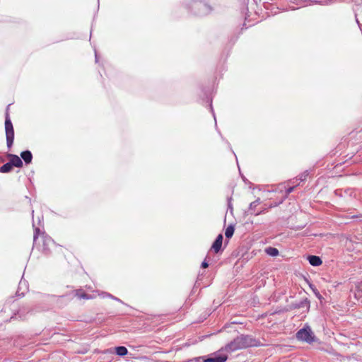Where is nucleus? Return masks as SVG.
Listing matches in <instances>:
<instances>
[{
	"label": "nucleus",
	"mask_w": 362,
	"mask_h": 362,
	"mask_svg": "<svg viewBox=\"0 0 362 362\" xmlns=\"http://www.w3.org/2000/svg\"><path fill=\"white\" fill-rule=\"evenodd\" d=\"M5 131H6V144L8 148H11L13 143L14 139V130L13 127L10 119L9 115L8 112L6 114L5 119Z\"/></svg>",
	"instance_id": "obj_1"
},
{
	"label": "nucleus",
	"mask_w": 362,
	"mask_h": 362,
	"mask_svg": "<svg viewBox=\"0 0 362 362\" xmlns=\"http://www.w3.org/2000/svg\"><path fill=\"white\" fill-rule=\"evenodd\" d=\"M296 338L299 341H305L311 344L315 341V335L309 326H306L296 333Z\"/></svg>",
	"instance_id": "obj_2"
},
{
	"label": "nucleus",
	"mask_w": 362,
	"mask_h": 362,
	"mask_svg": "<svg viewBox=\"0 0 362 362\" xmlns=\"http://www.w3.org/2000/svg\"><path fill=\"white\" fill-rule=\"evenodd\" d=\"M228 358L226 354H215L214 356L204 358V357H198L194 359L196 362H226Z\"/></svg>",
	"instance_id": "obj_3"
},
{
	"label": "nucleus",
	"mask_w": 362,
	"mask_h": 362,
	"mask_svg": "<svg viewBox=\"0 0 362 362\" xmlns=\"http://www.w3.org/2000/svg\"><path fill=\"white\" fill-rule=\"evenodd\" d=\"M192 8L197 10V11H194L197 15H205L211 11V8L208 5L201 1L194 2Z\"/></svg>",
	"instance_id": "obj_4"
},
{
	"label": "nucleus",
	"mask_w": 362,
	"mask_h": 362,
	"mask_svg": "<svg viewBox=\"0 0 362 362\" xmlns=\"http://www.w3.org/2000/svg\"><path fill=\"white\" fill-rule=\"evenodd\" d=\"M243 349L244 348L238 337L235 338L233 341H230L223 348V349L227 352H234L237 350Z\"/></svg>",
	"instance_id": "obj_5"
},
{
	"label": "nucleus",
	"mask_w": 362,
	"mask_h": 362,
	"mask_svg": "<svg viewBox=\"0 0 362 362\" xmlns=\"http://www.w3.org/2000/svg\"><path fill=\"white\" fill-rule=\"evenodd\" d=\"M238 337L244 349L257 345L256 340L252 336L243 334Z\"/></svg>",
	"instance_id": "obj_6"
},
{
	"label": "nucleus",
	"mask_w": 362,
	"mask_h": 362,
	"mask_svg": "<svg viewBox=\"0 0 362 362\" xmlns=\"http://www.w3.org/2000/svg\"><path fill=\"white\" fill-rule=\"evenodd\" d=\"M8 157H9L10 161L9 163L11 164V165L13 167L21 168L23 165V162L21 159L16 155L14 154H8Z\"/></svg>",
	"instance_id": "obj_7"
},
{
	"label": "nucleus",
	"mask_w": 362,
	"mask_h": 362,
	"mask_svg": "<svg viewBox=\"0 0 362 362\" xmlns=\"http://www.w3.org/2000/svg\"><path fill=\"white\" fill-rule=\"evenodd\" d=\"M222 243H223V235L221 234H219L216 239L215 240V241L214 242L212 246H211V249L216 252H218L219 250H221V245H222Z\"/></svg>",
	"instance_id": "obj_8"
},
{
	"label": "nucleus",
	"mask_w": 362,
	"mask_h": 362,
	"mask_svg": "<svg viewBox=\"0 0 362 362\" xmlns=\"http://www.w3.org/2000/svg\"><path fill=\"white\" fill-rule=\"evenodd\" d=\"M21 156L26 164L31 163L33 159V155L30 151H23L21 153Z\"/></svg>",
	"instance_id": "obj_9"
},
{
	"label": "nucleus",
	"mask_w": 362,
	"mask_h": 362,
	"mask_svg": "<svg viewBox=\"0 0 362 362\" xmlns=\"http://www.w3.org/2000/svg\"><path fill=\"white\" fill-rule=\"evenodd\" d=\"M308 261H309V263L313 266H319L322 262L321 259L319 257L315 256V255L309 256Z\"/></svg>",
	"instance_id": "obj_10"
},
{
	"label": "nucleus",
	"mask_w": 362,
	"mask_h": 362,
	"mask_svg": "<svg viewBox=\"0 0 362 362\" xmlns=\"http://www.w3.org/2000/svg\"><path fill=\"white\" fill-rule=\"evenodd\" d=\"M115 351L118 356H125L128 353L127 349L125 346H122L116 347Z\"/></svg>",
	"instance_id": "obj_11"
},
{
	"label": "nucleus",
	"mask_w": 362,
	"mask_h": 362,
	"mask_svg": "<svg viewBox=\"0 0 362 362\" xmlns=\"http://www.w3.org/2000/svg\"><path fill=\"white\" fill-rule=\"evenodd\" d=\"M261 203L260 199L258 198L255 201L252 202L250 204L249 212L252 214V212L256 211V207Z\"/></svg>",
	"instance_id": "obj_12"
},
{
	"label": "nucleus",
	"mask_w": 362,
	"mask_h": 362,
	"mask_svg": "<svg viewBox=\"0 0 362 362\" xmlns=\"http://www.w3.org/2000/svg\"><path fill=\"white\" fill-rule=\"evenodd\" d=\"M234 230H235V228H234V226L233 225L228 226L226 228V231H225L226 237L227 238H230L233 235Z\"/></svg>",
	"instance_id": "obj_13"
},
{
	"label": "nucleus",
	"mask_w": 362,
	"mask_h": 362,
	"mask_svg": "<svg viewBox=\"0 0 362 362\" xmlns=\"http://www.w3.org/2000/svg\"><path fill=\"white\" fill-rule=\"evenodd\" d=\"M12 168L13 166L11 165V164L9 162H8L0 168V172L3 173H8L12 170Z\"/></svg>",
	"instance_id": "obj_14"
},
{
	"label": "nucleus",
	"mask_w": 362,
	"mask_h": 362,
	"mask_svg": "<svg viewBox=\"0 0 362 362\" xmlns=\"http://www.w3.org/2000/svg\"><path fill=\"white\" fill-rule=\"evenodd\" d=\"M266 252H267V254H268L269 255H270L272 257H275V256L278 255L279 250L275 247H269L266 249Z\"/></svg>",
	"instance_id": "obj_15"
},
{
	"label": "nucleus",
	"mask_w": 362,
	"mask_h": 362,
	"mask_svg": "<svg viewBox=\"0 0 362 362\" xmlns=\"http://www.w3.org/2000/svg\"><path fill=\"white\" fill-rule=\"evenodd\" d=\"M76 296L79 298H83V299H92V298H95L94 296L88 295V294H86L85 293H81L79 291H78L76 292Z\"/></svg>",
	"instance_id": "obj_16"
},
{
	"label": "nucleus",
	"mask_w": 362,
	"mask_h": 362,
	"mask_svg": "<svg viewBox=\"0 0 362 362\" xmlns=\"http://www.w3.org/2000/svg\"><path fill=\"white\" fill-rule=\"evenodd\" d=\"M308 176V172L305 171L304 173H303L302 174H300L298 176V178L297 180H299L300 181H304L306 180Z\"/></svg>",
	"instance_id": "obj_17"
},
{
	"label": "nucleus",
	"mask_w": 362,
	"mask_h": 362,
	"mask_svg": "<svg viewBox=\"0 0 362 362\" xmlns=\"http://www.w3.org/2000/svg\"><path fill=\"white\" fill-rule=\"evenodd\" d=\"M103 295H105V296H107V298H110L112 299H114L115 300H117V301H119V302H122L119 298L113 296L112 295H111L110 293H106V292H103Z\"/></svg>",
	"instance_id": "obj_18"
},
{
	"label": "nucleus",
	"mask_w": 362,
	"mask_h": 362,
	"mask_svg": "<svg viewBox=\"0 0 362 362\" xmlns=\"http://www.w3.org/2000/svg\"><path fill=\"white\" fill-rule=\"evenodd\" d=\"M265 210H266L265 209H262L260 211H253V212H252V214H254L255 216H258V215H259L261 214L264 213Z\"/></svg>",
	"instance_id": "obj_19"
},
{
	"label": "nucleus",
	"mask_w": 362,
	"mask_h": 362,
	"mask_svg": "<svg viewBox=\"0 0 362 362\" xmlns=\"http://www.w3.org/2000/svg\"><path fill=\"white\" fill-rule=\"evenodd\" d=\"M294 186L293 187H288L287 189H286V195L289 194L290 193H291L294 189Z\"/></svg>",
	"instance_id": "obj_20"
},
{
	"label": "nucleus",
	"mask_w": 362,
	"mask_h": 362,
	"mask_svg": "<svg viewBox=\"0 0 362 362\" xmlns=\"http://www.w3.org/2000/svg\"><path fill=\"white\" fill-rule=\"evenodd\" d=\"M40 231V229L39 228H35V234H34V242L36 241V239H37V234Z\"/></svg>",
	"instance_id": "obj_21"
},
{
	"label": "nucleus",
	"mask_w": 362,
	"mask_h": 362,
	"mask_svg": "<svg viewBox=\"0 0 362 362\" xmlns=\"http://www.w3.org/2000/svg\"><path fill=\"white\" fill-rule=\"evenodd\" d=\"M208 265H209L208 263L206 262H205V261L203 262L202 264V267L203 268H206L208 267Z\"/></svg>",
	"instance_id": "obj_22"
},
{
	"label": "nucleus",
	"mask_w": 362,
	"mask_h": 362,
	"mask_svg": "<svg viewBox=\"0 0 362 362\" xmlns=\"http://www.w3.org/2000/svg\"><path fill=\"white\" fill-rule=\"evenodd\" d=\"M98 295H99L100 297L103 298H107V296H105V295H103V292H102L101 293H99Z\"/></svg>",
	"instance_id": "obj_23"
},
{
	"label": "nucleus",
	"mask_w": 362,
	"mask_h": 362,
	"mask_svg": "<svg viewBox=\"0 0 362 362\" xmlns=\"http://www.w3.org/2000/svg\"><path fill=\"white\" fill-rule=\"evenodd\" d=\"M44 241H45V242H51V240L49 238H46Z\"/></svg>",
	"instance_id": "obj_24"
},
{
	"label": "nucleus",
	"mask_w": 362,
	"mask_h": 362,
	"mask_svg": "<svg viewBox=\"0 0 362 362\" xmlns=\"http://www.w3.org/2000/svg\"><path fill=\"white\" fill-rule=\"evenodd\" d=\"M95 61L98 62V55L96 53H95Z\"/></svg>",
	"instance_id": "obj_25"
}]
</instances>
